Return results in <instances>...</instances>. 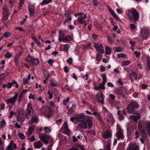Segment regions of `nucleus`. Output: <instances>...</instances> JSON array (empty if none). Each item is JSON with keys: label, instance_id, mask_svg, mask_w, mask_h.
<instances>
[{"label": "nucleus", "instance_id": "nucleus-1", "mask_svg": "<svg viewBox=\"0 0 150 150\" xmlns=\"http://www.w3.org/2000/svg\"><path fill=\"white\" fill-rule=\"evenodd\" d=\"M75 119L77 120L79 126L82 129H86L87 127V124L88 129L91 128L92 126L93 118L86 116L83 113L74 115V117H71L70 118V120L72 122H74Z\"/></svg>", "mask_w": 150, "mask_h": 150}, {"label": "nucleus", "instance_id": "nucleus-2", "mask_svg": "<svg viewBox=\"0 0 150 150\" xmlns=\"http://www.w3.org/2000/svg\"><path fill=\"white\" fill-rule=\"evenodd\" d=\"M126 13L130 22L135 24L139 21V15L136 9L133 8L130 10H127L126 11Z\"/></svg>", "mask_w": 150, "mask_h": 150}, {"label": "nucleus", "instance_id": "nucleus-3", "mask_svg": "<svg viewBox=\"0 0 150 150\" xmlns=\"http://www.w3.org/2000/svg\"><path fill=\"white\" fill-rule=\"evenodd\" d=\"M139 107V105L137 103L132 101L129 104L127 107V112L130 113L137 114Z\"/></svg>", "mask_w": 150, "mask_h": 150}, {"label": "nucleus", "instance_id": "nucleus-4", "mask_svg": "<svg viewBox=\"0 0 150 150\" xmlns=\"http://www.w3.org/2000/svg\"><path fill=\"white\" fill-rule=\"evenodd\" d=\"M39 137L40 140L46 144H47L49 142L53 141V139L50 136L44 134H41L40 136Z\"/></svg>", "mask_w": 150, "mask_h": 150}, {"label": "nucleus", "instance_id": "nucleus-5", "mask_svg": "<svg viewBox=\"0 0 150 150\" xmlns=\"http://www.w3.org/2000/svg\"><path fill=\"white\" fill-rule=\"evenodd\" d=\"M138 127L141 129L143 127L148 131L150 130V121L144 122L142 120L139 121L138 122Z\"/></svg>", "mask_w": 150, "mask_h": 150}, {"label": "nucleus", "instance_id": "nucleus-6", "mask_svg": "<svg viewBox=\"0 0 150 150\" xmlns=\"http://www.w3.org/2000/svg\"><path fill=\"white\" fill-rule=\"evenodd\" d=\"M140 33L143 40H147V37L149 36V29L146 27H142Z\"/></svg>", "mask_w": 150, "mask_h": 150}, {"label": "nucleus", "instance_id": "nucleus-7", "mask_svg": "<svg viewBox=\"0 0 150 150\" xmlns=\"http://www.w3.org/2000/svg\"><path fill=\"white\" fill-rule=\"evenodd\" d=\"M33 111L32 108V104L30 103H28L26 109V117L28 119L30 118V116L31 114V112Z\"/></svg>", "mask_w": 150, "mask_h": 150}, {"label": "nucleus", "instance_id": "nucleus-8", "mask_svg": "<svg viewBox=\"0 0 150 150\" xmlns=\"http://www.w3.org/2000/svg\"><path fill=\"white\" fill-rule=\"evenodd\" d=\"M18 95V93H16L15 95L13 97L8 99L6 101V103L7 104H11L12 105H13L15 104V103L16 101Z\"/></svg>", "mask_w": 150, "mask_h": 150}, {"label": "nucleus", "instance_id": "nucleus-9", "mask_svg": "<svg viewBox=\"0 0 150 150\" xmlns=\"http://www.w3.org/2000/svg\"><path fill=\"white\" fill-rule=\"evenodd\" d=\"M3 9V17L2 18L1 20L2 21L7 20L9 16V13L8 11V8L6 7H4Z\"/></svg>", "mask_w": 150, "mask_h": 150}, {"label": "nucleus", "instance_id": "nucleus-10", "mask_svg": "<svg viewBox=\"0 0 150 150\" xmlns=\"http://www.w3.org/2000/svg\"><path fill=\"white\" fill-rule=\"evenodd\" d=\"M94 46L98 51L102 54L103 53L104 50L101 43H95L94 44Z\"/></svg>", "mask_w": 150, "mask_h": 150}, {"label": "nucleus", "instance_id": "nucleus-11", "mask_svg": "<svg viewBox=\"0 0 150 150\" xmlns=\"http://www.w3.org/2000/svg\"><path fill=\"white\" fill-rule=\"evenodd\" d=\"M96 96L98 98V102L99 103H101L103 104H104V95L103 94L101 93H97L96 94Z\"/></svg>", "mask_w": 150, "mask_h": 150}, {"label": "nucleus", "instance_id": "nucleus-12", "mask_svg": "<svg viewBox=\"0 0 150 150\" xmlns=\"http://www.w3.org/2000/svg\"><path fill=\"white\" fill-rule=\"evenodd\" d=\"M117 131L116 133V135L118 139L122 138V131L120 127L118 125L117 126Z\"/></svg>", "mask_w": 150, "mask_h": 150}, {"label": "nucleus", "instance_id": "nucleus-13", "mask_svg": "<svg viewBox=\"0 0 150 150\" xmlns=\"http://www.w3.org/2000/svg\"><path fill=\"white\" fill-rule=\"evenodd\" d=\"M137 74L135 72L132 71L129 74V78L131 81H134V80L137 79Z\"/></svg>", "mask_w": 150, "mask_h": 150}, {"label": "nucleus", "instance_id": "nucleus-14", "mask_svg": "<svg viewBox=\"0 0 150 150\" xmlns=\"http://www.w3.org/2000/svg\"><path fill=\"white\" fill-rule=\"evenodd\" d=\"M115 91L116 94L118 95L119 98H121L122 94V88L120 86L115 89Z\"/></svg>", "mask_w": 150, "mask_h": 150}, {"label": "nucleus", "instance_id": "nucleus-15", "mask_svg": "<svg viewBox=\"0 0 150 150\" xmlns=\"http://www.w3.org/2000/svg\"><path fill=\"white\" fill-rule=\"evenodd\" d=\"M28 9L30 16H33L35 13L34 6L33 5H29L28 7Z\"/></svg>", "mask_w": 150, "mask_h": 150}, {"label": "nucleus", "instance_id": "nucleus-16", "mask_svg": "<svg viewBox=\"0 0 150 150\" xmlns=\"http://www.w3.org/2000/svg\"><path fill=\"white\" fill-rule=\"evenodd\" d=\"M87 17L86 15L85 14L83 16H79V17L78 21L81 24H83L85 22L84 20Z\"/></svg>", "mask_w": 150, "mask_h": 150}, {"label": "nucleus", "instance_id": "nucleus-17", "mask_svg": "<svg viewBox=\"0 0 150 150\" xmlns=\"http://www.w3.org/2000/svg\"><path fill=\"white\" fill-rule=\"evenodd\" d=\"M108 10L109 12H110L111 14L112 15V16L114 17L117 20H119V18L117 16L116 14L115 13V12L113 11L110 7L108 6Z\"/></svg>", "mask_w": 150, "mask_h": 150}, {"label": "nucleus", "instance_id": "nucleus-18", "mask_svg": "<svg viewBox=\"0 0 150 150\" xmlns=\"http://www.w3.org/2000/svg\"><path fill=\"white\" fill-rule=\"evenodd\" d=\"M38 118V116L35 115L34 116H32L31 119L29 121L28 123L30 124H32L34 122L37 121V119Z\"/></svg>", "mask_w": 150, "mask_h": 150}, {"label": "nucleus", "instance_id": "nucleus-19", "mask_svg": "<svg viewBox=\"0 0 150 150\" xmlns=\"http://www.w3.org/2000/svg\"><path fill=\"white\" fill-rule=\"evenodd\" d=\"M105 84H103V82H102V83H100L99 84L98 86L97 87H94V89L96 90H98L100 89L103 90L105 89V88L104 87Z\"/></svg>", "mask_w": 150, "mask_h": 150}, {"label": "nucleus", "instance_id": "nucleus-20", "mask_svg": "<svg viewBox=\"0 0 150 150\" xmlns=\"http://www.w3.org/2000/svg\"><path fill=\"white\" fill-rule=\"evenodd\" d=\"M34 146L35 148H40L43 145L42 144L40 141H38L37 142H34Z\"/></svg>", "mask_w": 150, "mask_h": 150}, {"label": "nucleus", "instance_id": "nucleus-21", "mask_svg": "<svg viewBox=\"0 0 150 150\" xmlns=\"http://www.w3.org/2000/svg\"><path fill=\"white\" fill-rule=\"evenodd\" d=\"M111 136V133L109 131H106L103 134V136L104 139H107L110 137Z\"/></svg>", "mask_w": 150, "mask_h": 150}, {"label": "nucleus", "instance_id": "nucleus-22", "mask_svg": "<svg viewBox=\"0 0 150 150\" xmlns=\"http://www.w3.org/2000/svg\"><path fill=\"white\" fill-rule=\"evenodd\" d=\"M138 128L140 131L141 136L143 138H145L146 137V133L145 129L143 127H142L141 129L139 128V127H138Z\"/></svg>", "mask_w": 150, "mask_h": 150}, {"label": "nucleus", "instance_id": "nucleus-23", "mask_svg": "<svg viewBox=\"0 0 150 150\" xmlns=\"http://www.w3.org/2000/svg\"><path fill=\"white\" fill-rule=\"evenodd\" d=\"M65 35L63 33V31L60 30L59 33V40L60 41H63V39L65 38Z\"/></svg>", "mask_w": 150, "mask_h": 150}, {"label": "nucleus", "instance_id": "nucleus-24", "mask_svg": "<svg viewBox=\"0 0 150 150\" xmlns=\"http://www.w3.org/2000/svg\"><path fill=\"white\" fill-rule=\"evenodd\" d=\"M130 117L135 122H137L138 120L140 118V117L139 115H132Z\"/></svg>", "mask_w": 150, "mask_h": 150}, {"label": "nucleus", "instance_id": "nucleus-25", "mask_svg": "<svg viewBox=\"0 0 150 150\" xmlns=\"http://www.w3.org/2000/svg\"><path fill=\"white\" fill-rule=\"evenodd\" d=\"M109 97L110 98V103L112 105L113 104V101L115 98V96L113 94H110L109 95Z\"/></svg>", "mask_w": 150, "mask_h": 150}, {"label": "nucleus", "instance_id": "nucleus-26", "mask_svg": "<svg viewBox=\"0 0 150 150\" xmlns=\"http://www.w3.org/2000/svg\"><path fill=\"white\" fill-rule=\"evenodd\" d=\"M50 84L52 87L56 86H57V82L55 80L51 79L50 81Z\"/></svg>", "mask_w": 150, "mask_h": 150}, {"label": "nucleus", "instance_id": "nucleus-27", "mask_svg": "<svg viewBox=\"0 0 150 150\" xmlns=\"http://www.w3.org/2000/svg\"><path fill=\"white\" fill-rule=\"evenodd\" d=\"M76 106L74 105H73L72 107L69 110V112L70 114H71L74 112V110L76 109Z\"/></svg>", "mask_w": 150, "mask_h": 150}, {"label": "nucleus", "instance_id": "nucleus-28", "mask_svg": "<svg viewBox=\"0 0 150 150\" xmlns=\"http://www.w3.org/2000/svg\"><path fill=\"white\" fill-rule=\"evenodd\" d=\"M24 118L23 115H18L17 116V121L18 122H23L24 121Z\"/></svg>", "mask_w": 150, "mask_h": 150}, {"label": "nucleus", "instance_id": "nucleus-29", "mask_svg": "<svg viewBox=\"0 0 150 150\" xmlns=\"http://www.w3.org/2000/svg\"><path fill=\"white\" fill-rule=\"evenodd\" d=\"M107 121L108 123H111V125L114 124L115 122V120L112 117H110V119H108L107 120Z\"/></svg>", "mask_w": 150, "mask_h": 150}, {"label": "nucleus", "instance_id": "nucleus-30", "mask_svg": "<svg viewBox=\"0 0 150 150\" xmlns=\"http://www.w3.org/2000/svg\"><path fill=\"white\" fill-rule=\"evenodd\" d=\"M24 0H20L19 3V6L18 8L19 9H21L22 8V7L24 4Z\"/></svg>", "mask_w": 150, "mask_h": 150}, {"label": "nucleus", "instance_id": "nucleus-31", "mask_svg": "<svg viewBox=\"0 0 150 150\" xmlns=\"http://www.w3.org/2000/svg\"><path fill=\"white\" fill-rule=\"evenodd\" d=\"M39 60L37 59L33 58L31 63L34 65H36L39 63Z\"/></svg>", "mask_w": 150, "mask_h": 150}, {"label": "nucleus", "instance_id": "nucleus-32", "mask_svg": "<svg viewBox=\"0 0 150 150\" xmlns=\"http://www.w3.org/2000/svg\"><path fill=\"white\" fill-rule=\"evenodd\" d=\"M131 63L130 60H125L122 61V66H127Z\"/></svg>", "mask_w": 150, "mask_h": 150}, {"label": "nucleus", "instance_id": "nucleus-33", "mask_svg": "<svg viewBox=\"0 0 150 150\" xmlns=\"http://www.w3.org/2000/svg\"><path fill=\"white\" fill-rule=\"evenodd\" d=\"M102 77L103 80L102 82H103V84H105L107 81L106 77L105 75L104 74H102Z\"/></svg>", "mask_w": 150, "mask_h": 150}, {"label": "nucleus", "instance_id": "nucleus-34", "mask_svg": "<svg viewBox=\"0 0 150 150\" xmlns=\"http://www.w3.org/2000/svg\"><path fill=\"white\" fill-rule=\"evenodd\" d=\"M72 39L70 36L67 35L63 40V41H70Z\"/></svg>", "mask_w": 150, "mask_h": 150}, {"label": "nucleus", "instance_id": "nucleus-35", "mask_svg": "<svg viewBox=\"0 0 150 150\" xmlns=\"http://www.w3.org/2000/svg\"><path fill=\"white\" fill-rule=\"evenodd\" d=\"M33 58L30 56H29L26 57V60L28 62L31 63Z\"/></svg>", "mask_w": 150, "mask_h": 150}, {"label": "nucleus", "instance_id": "nucleus-36", "mask_svg": "<svg viewBox=\"0 0 150 150\" xmlns=\"http://www.w3.org/2000/svg\"><path fill=\"white\" fill-rule=\"evenodd\" d=\"M136 23H132L130 24V28L132 30H134L137 28V26L135 25Z\"/></svg>", "mask_w": 150, "mask_h": 150}, {"label": "nucleus", "instance_id": "nucleus-37", "mask_svg": "<svg viewBox=\"0 0 150 150\" xmlns=\"http://www.w3.org/2000/svg\"><path fill=\"white\" fill-rule=\"evenodd\" d=\"M18 135L21 139L23 140L25 139V137L23 134L21 132H19L18 133Z\"/></svg>", "mask_w": 150, "mask_h": 150}, {"label": "nucleus", "instance_id": "nucleus-38", "mask_svg": "<svg viewBox=\"0 0 150 150\" xmlns=\"http://www.w3.org/2000/svg\"><path fill=\"white\" fill-rule=\"evenodd\" d=\"M11 54L9 52H7V53L5 54H4L5 57L6 58H9L11 57Z\"/></svg>", "mask_w": 150, "mask_h": 150}, {"label": "nucleus", "instance_id": "nucleus-39", "mask_svg": "<svg viewBox=\"0 0 150 150\" xmlns=\"http://www.w3.org/2000/svg\"><path fill=\"white\" fill-rule=\"evenodd\" d=\"M106 53L107 54H109L111 53V50L110 47H107L105 50Z\"/></svg>", "mask_w": 150, "mask_h": 150}, {"label": "nucleus", "instance_id": "nucleus-40", "mask_svg": "<svg viewBox=\"0 0 150 150\" xmlns=\"http://www.w3.org/2000/svg\"><path fill=\"white\" fill-rule=\"evenodd\" d=\"M10 36V34L8 32H6L4 33L3 35V36L6 38H8Z\"/></svg>", "mask_w": 150, "mask_h": 150}, {"label": "nucleus", "instance_id": "nucleus-41", "mask_svg": "<svg viewBox=\"0 0 150 150\" xmlns=\"http://www.w3.org/2000/svg\"><path fill=\"white\" fill-rule=\"evenodd\" d=\"M139 147L138 146H136L135 147L129 148V150H139Z\"/></svg>", "mask_w": 150, "mask_h": 150}, {"label": "nucleus", "instance_id": "nucleus-42", "mask_svg": "<svg viewBox=\"0 0 150 150\" xmlns=\"http://www.w3.org/2000/svg\"><path fill=\"white\" fill-rule=\"evenodd\" d=\"M5 124V122L4 120H3L0 122V127L2 128Z\"/></svg>", "mask_w": 150, "mask_h": 150}, {"label": "nucleus", "instance_id": "nucleus-43", "mask_svg": "<svg viewBox=\"0 0 150 150\" xmlns=\"http://www.w3.org/2000/svg\"><path fill=\"white\" fill-rule=\"evenodd\" d=\"M76 146L79 147L81 150H85L84 147L82 145L77 144Z\"/></svg>", "mask_w": 150, "mask_h": 150}, {"label": "nucleus", "instance_id": "nucleus-44", "mask_svg": "<svg viewBox=\"0 0 150 150\" xmlns=\"http://www.w3.org/2000/svg\"><path fill=\"white\" fill-rule=\"evenodd\" d=\"M69 49V47L68 44H66L65 45L64 48V50L65 51L67 52H68Z\"/></svg>", "mask_w": 150, "mask_h": 150}, {"label": "nucleus", "instance_id": "nucleus-45", "mask_svg": "<svg viewBox=\"0 0 150 150\" xmlns=\"http://www.w3.org/2000/svg\"><path fill=\"white\" fill-rule=\"evenodd\" d=\"M13 84V81L12 82H8L7 85V87L8 88H11Z\"/></svg>", "mask_w": 150, "mask_h": 150}, {"label": "nucleus", "instance_id": "nucleus-46", "mask_svg": "<svg viewBox=\"0 0 150 150\" xmlns=\"http://www.w3.org/2000/svg\"><path fill=\"white\" fill-rule=\"evenodd\" d=\"M70 99L69 97H67L66 99L64 100L63 101V104L64 105H66L67 103L68 102Z\"/></svg>", "mask_w": 150, "mask_h": 150}, {"label": "nucleus", "instance_id": "nucleus-47", "mask_svg": "<svg viewBox=\"0 0 150 150\" xmlns=\"http://www.w3.org/2000/svg\"><path fill=\"white\" fill-rule=\"evenodd\" d=\"M13 115H16V113L15 112H13V111H11L10 112V115L8 117L9 119H10L13 116Z\"/></svg>", "mask_w": 150, "mask_h": 150}, {"label": "nucleus", "instance_id": "nucleus-48", "mask_svg": "<svg viewBox=\"0 0 150 150\" xmlns=\"http://www.w3.org/2000/svg\"><path fill=\"white\" fill-rule=\"evenodd\" d=\"M121 112V110H118L117 112V115H119V119L120 120H122V116L120 115V113Z\"/></svg>", "mask_w": 150, "mask_h": 150}, {"label": "nucleus", "instance_id": "nucleus-49", "mask_svg": "<svg viewBox=\"0 0 150 150\" xmlns=\"http://www.w3.org/2000/svg\"><path fill=\"white\" fill-rule=\"evenodd\" d=\"M134 54L135 55L136 57H138L140 54V52L137 51H135L134 52Z\"/></svg>", "mask_w": 150, "mask_h": 150}, {"label": "nucleus", "instance_id": "nucleus-50", "mask_svg": "<svg viewBox=\"0 0 150 150\" xmlns=\"http://www.w3.org/2000/svg\"><path fill=\"white\" fill-rule=\"evenodd\" d=\"M47 93L49 95V99H51L52 98V93L50 92V90H49L47 92Z\"/></svg>", "mask_w": 150, "mask_h": 150}, {"label": "nucleus", "instance_id": "nucleus-51", "mask_svg": "<svg viewBox=\"0 0 150 150\" xmlns=\"http://www.w3.org/2000/svg\"><path fill=\"white\" fill-rule=\"evenodd\" d=\"M5 77V75L4 74H0V80L2 81L4 79Z\"/></svg>", "mask_w": 150, "mask_h": 150}, {"label": "nucleus", "instance_id": "nucleus-52", "mask_svg": "<svg viewBox=\"0 0 150 150\" xmlns=\"http://www.w3.org/2000/svg\"><path fill=\"white\" fill-rule=\"evenodd\" d=\"M48 4L47 0H43L42 2L41 3V5H43L45 4Z\"/></svg>", "mask_w": 150, "mask_h": 150}, {"label": "nucleus", "instance_id": "nucleus-53", "mask_svg": "<svg viewBox=\"0 0 150 150\" xmlns=\"http://www.w3.org/2000/svg\"><path fill=\"white\" fill-rule=\"evenodd\" d=\"M93 3L94 6H97L98 5V2L96 0H93Z\"/></svg>", "mask_w": 150, "mask_h": 150}, {"label": "nucleus", "instance_id": "nucleus-54", "mask_svg": "<svg viewBox=\"0 0 150 150\" xmlns=\"http://www.w3.org/2000/svg\"><path fill=\"white\" fill-rule=\"evenodd\" d=\"M23 96H22V95H21L20 94L19 95L18 97V102L19 103V104H20V102L22 100V99L23 97Z\"/></svg>", "mask_w": 150, "mask_h": 150}, {"label": "nucleus", "instance_id": "nucleus-55", "mask_svg": "<svg viewBox=\"0 0 150 150\" xmlns=\"http://www.w3.org/2000/svg\"><path fill=\"white\" fill-rule=\"evenodd\" d=\"M106 150H111L110 143H109L107 145L106 148Z\"/></svg>", "mask_w": 150, "mask_h": 150}, {"label": "nucleus", "instance_id": "nucleus-56", "mask_svg": "<svg viewBox=\"0 0 150 150\" xmlns=\"http://www.w3.org/2000/svg\"><path fill=\"white\" fill-rule=\"evenodd\" d=\"M102 58L101 56L99 54H98L96 55V59L97 60L100 61Z\"/></svg>", "mask_w": 150, "mask_h": 150}, {"label": "nucleus", "instance_id": "nucleus-57", "mask_svg": "<svg viewBox=\"0 0 150 150\" xmlns=\"http://www.w3.org/2000/svg\"><path fill=\"white\" fill-rule=\"evenodd\" d=\"M27 91V90H23L22 91H21L20 94L23 96L25 94V93H26V92Z\"/></svg>", "mask_w": 150, "mask_h": 150}, {"label": "nucleus", "instance_id": "nucleus-58", "mask_svg": "<svg viewBox=\"0 0 150 150\" xmlns=\"http://www.w3.org/2000/svg\"><path fill=\"white\" fill-rule=\"evenodd\" d=\"M5 105V104L4 103H2L1 105H0V108H1V110H4Z\"/></svg>", "mask_w": 150, "mask_h": 150}, {"label": "nucleus", "instance_id": "nucleus-59", "mask_svg": "<svg viewBox=\"0 0 150 150\" xmlns=\"http://www.w3.org/2000/svg\"><path fill=\"white\" fill-rule=\"evenodd\" d=\"M29 98L30 99L32 98L33 100L35 99V96L34 95H32V94L30 93L29 94Z\"/></svg>", "mask_w": 150, "mask_h": 150}, {"label": "nucleus", "instance_id": "nucleus-60", "mask_svg": "<svg viewBox=\"0 0 150 150\" xmlns=\"http://www.w3.org/2000/svg\"><path fill=\"white\" fill-rule=\"evenodd\" d=\"M148 85L146 84H143L142 85L141 88L142 89H146Z\"/></svg>", "mask_w": 150, "mask_h": 150}, {"label": "nucleus", "instance_id": "nucleus-61", "mask_svg": "<svg viewBox=\"0 0 150 150\" xmlns=\"http://www.w3.org/2000/svg\"><path fill=\"white\" fill-rule=\"evenodd\" d=\"M72 60L71 58H69L67 60V62L69 63V64H72Z\"/></svg>", "mask_w": 150, "mask_h": 150}, {"label": "nucleus", "instance_id": "nucleus-62", "mask_svg": "<svg viewBox=\"0 0 150 150\" xmlns=\"http://www.w3.org/2000/svg\"><path fill=\"white\" fill-rule=\"evenodd\" d=\"M64 71L66 73H67L69 72L68 68L67 66H66L64 67Z\"/></svg>", "mask_w": 150, "mask_h": 150}, {"label": "nucleus", "instance_id": "nucleus-63", "mask_svg": "<svg viewBox=\"0 0 150 150\" xmlns=\"http://www.w3.org/2000/svg\"><path fill=\"white\" fill-rule=\"evenodd\" d=\"M146 62L147 65H149V63H150V57H148L146 59Z\"/></svg>", "mask_w": 150, "mask_h": 150}, {"label": "nucleus", "instance_id": "nucleus-64", "mask_svg": "<svg viewBox=\"0 0 150 150\" xmlns=\"http://www.w3.org/2000/svg\"><path fill=\"white\" fill-rule=\"evenodd\" d=\"M67 150H79V149L76 148V147H71L68 149Z\"/></svg>", "mask_w": 150, "mask_h": 150}]
</instances>
